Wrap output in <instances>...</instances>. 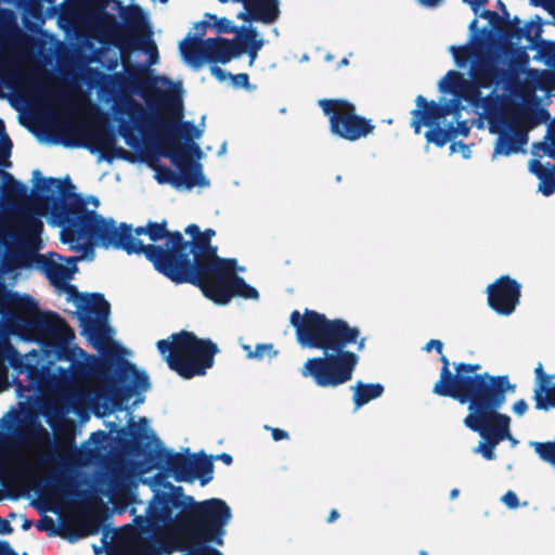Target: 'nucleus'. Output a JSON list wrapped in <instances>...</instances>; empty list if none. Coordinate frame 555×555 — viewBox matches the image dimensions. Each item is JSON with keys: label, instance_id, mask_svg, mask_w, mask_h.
<instances>
[{"label": "nucleus", "instance_id": "nucleus-1", "mask_svg": "<svg viewBox=\"0 0 555 555\" xmlns=\"http://www.w3.org/2000/svg\"><path fill=\"white\" fill-rule=\"evenodd\" d=\"M64 198L43 196L36 198L37 212L44 215L53 205L52 216L57 227L62 229L61 238L64 243L85 242L77 246L87 251L93 245L103 248L124 250L128 255L143 254L152 262L154 269L169 279H173L171 271L179 270L186 262L184 249L186 240L179 231H168L167 222L150 221L146 224L147 236L152 242L166 238L164 246L156 244L144 245L141 240L132 235V225L125 222L116 224L112 218H104L93 210L88 209V202L81 194L63 192Z\"/></svg>", "mask_w": 555, "mask_h": 555}, {"label": "nucleus", "instance_id": "nucleus-2", "mask_svg": "<svg viewBox=\"0 0 555 555\" xmlns=\"http://www.w3.org/2000/svg\"><path fill=\"white\" fill-rule=\"evenodd\" d=\"M145 515L135 516L134 524L142 533L166 531L175 550L183 555H223L211 546H222L232 511L225 501L212 498L196 501L181 486L156 479Z\"/></svg>", "mask_w": 555, "mask_h": 555}, {"label": "nucleus", "instance_id": "nucleus-3", "mask_svg": "<svg viewBox=\"0 0 555 555\" xmlns=\"http://www.w3.org/2000/svg\"><path fill=\"white\" fill-rule=\"evenodd\" d=\"M289 322L301 347L323 351L322 357L310 358L304 363L300 369L304 377H311L323 388H334L352 378L360 358L347 347L357 344L359 351L365 347V338H360L358 327L350 326L344 319H328L308 308L302 314L294 310Z\"/></svg>", "mask_w": 555, "mask_h": 555}, {"label": "nucleus", "instance_id": "nucleus-4", "mask_svg": "<svg viewBox=\"0 0 555 555\" xmlns=\"http://www.w3.org/2000/svg\"><path fill=\"white\" fill-rule=\"evenodd\" d=\"M156 80L157 77L137 78L138 86L154 113L149 114L143 105L132 98L127 100L125 113L142 132L151 130L162 147H166V137L162 125H167L172 138L182 144L185 151L199 154L201 149L193 142V139L201 138L202 130L191 121H182L183 106L180 98L158 89Z\"/></svg>", "mask_w": 555, "mask_h": 555}, {"label": "nucleus", "instance_id": "nucleus-5", "mask_svg": "<svg viewBox=\"0 0 555 555\" xmlns=\"http://www.w3.org/2000/svg\"><path fill=\"white\" fill-rule=\"evenodd\" d=\"M12 315V326L22 334L34 336L50 346L60 361L72 362L75 357L87 356L78 346H72L74 331L56 312H42L29 295L7 292L0 295V314Z\"/></svg>", "mask_w": 555, "mask_h": 555}, {"label": "nucleus", "instance_id": "nucleus-6", "mask_svg": "<svg viewBox=\"0 0 555 555\" xmlns=\"http://www.w3.org/2000/svg\"><path fill=\"white\" fill-rule=\"evenodd\" d=\"M170 370L185 379L203 376L215 364L219 347L210 338H199L182 330L156 343Z\"/></svg>", "mask_w": 555, "mask_h": 555}, {"label": "nucleus", "instance_id": "nucleus-7", "mask_svg": "<svg viewBox=\"0 0 555 555\" xmlns=\"http://www.w3.org/2000/svg\"><path fill=\"white\" fill-rule=\"evenodd\" d=\"M178 270L171 271L175 284H191L198 287L203 295L219 306L231 301L232 274L237 261L233 258L205 262L198 266H189L183 262Z\"/></svg>", "mask_w": 555, "mask_h": 555}, {"label": "nucleus", "instance_id": "nucleus-8", "mask_svg": "<svg viewBox=\"0 0 555 555\" xmlns=\"http://www.w3.org/2000/svg\"><path fill=\"white\" fill-rule=\"evenodd\" d=\"M516 385L508 375H494L468 388L449 396L461 404H468L470 413L465 417V425L481 435L489 412L501 409L506 402L507 392H514Z\"/></svg>", "mask_w": 555, "mask_h": 555}, {"label": "nucleus", "instance_id": "nucleus-9", "mask_svg": "<svg viewBox=\"0 0 555 555\" xmlns=\"http://www.w3.org/2000/svg\"><path fill=\"white\" fill-rule=\"evenodd\" d=\"M57 288L67 295V300H73L81 323L82 334L88 337L96 349H101L111 341L107 320L111 306L100 293L81 294L77 287L68 282Z\"/></svg>", "mask_w": 555, "mask_h": 555}, {"label": "nucleus", "instance_id": "nucleus-10", "mask_svg": "<svg viewBox=\"0 0 555 555\" xmlns=\"http://www.w3.org/2000/svg\"><path fill=\"white\" fill-rule=\"evenodd\" d=\"M114 362L115 356L113 354L99 358L87 353V356L75 357L68 369L75 382L93 380L99 384L101 396L112 402L114 411H121L124 410V401L130 393L120 387H116Z\"/></svg>", "mask_w": 555, "mask_h": 555}, {"label": "nucleus", "instance_id": "nucleus-11", "mask_svg": "<svg viewBox=\"0 0 555 555\" xmlns=\"http://www.w3.org/2000/svg\"><path fill=\"white\" fill-rule=\"evenodd\" d=\"M20 440L30 442L39 449H52L53 452L43 455L47 464H57L63 468L77 465L81 457L80 450L76 447L74 435L70 433L57 434L55 443H52L51 435L39 421L27 423L17 431Z\"/></svg>", "mask_w": 555, "mask_h": 555}, {"label": "nucleus", "instance_id": "nucleus-12", "mask_svg": "<svg viewBox=\"0 0 555 555\" xmlns=\"http://www.w3.org/2000/svg\"><path fill=\"white\" fill-rule=\"evenodd\" d=\"M165 137L166 147H163L162 154L169 158L180 170L173 171L171 168L160 165L155 170V179L158 183H169L175 188L185 186L192 189L196 185L206 186L208 181L202 171V166L198 163L192 162L185 153L182 144L177 142L168 131L167 125H162Z\"/></svg>", "mask_w": 555, "mask_h": 555}, {"label": "nucleus", "instance_id": "nucleus-13", "mask_svg": "<svg viewBox=\"0 0 555 555\" xmlns=\"http://www.w3.org/2000/svg\"><path fill=\"white\" fill-rule=\"evenodd\" d=\"M318 104L328 118L331 132L340 139L358 141L375 129L372 120L358 115L356 106L347 100L322 99Z\"/></svg>", "mask_w": 555, "mask_h": 555}, {"label": "nucleus", "instance_id": "nucleus-14", "mask_svg": "<svg viewBox=\"0 0 555 555\" xmlns=\"http://www.w3.org/2000/svg\"><path fill=\"white\" fill-rule=\"evenodd\" d=\"M115 9L120 12V15L126 24L127 29L121 35V41L111 43L118 48L124 55L134 50H144L150 54L151 63H154L153 53L157 57V48L152 37V31L147 23L146 14L143 9L138 4L124 5L121 0H111Z\"/></svg>", "mask_w": 555, "mask_h": 555}, {"label": "nucleus", "instance_id": "nucleus-15", "mask_svg": "<svg viewBox=\"0 0 555 555\" xmlns=\"http://www.w3.org/2000/svg\"><path fill=\"white\" fill-rule=\"evenodd\" d=\"M440 354L442 364L439 379L433 387V392L440 397H449L453 393L468 388L485 379L492 377L488 372H482L480 363L454 362L453 372L450 370V361L447 356Z\"/></svg>", "mask_w": 555, "mask_h": 555}, {"label": "nucleus", "instance_id": "nucleus-16", "mask_svg": "<svg viewBox=\"0 0 555 555\" xmlns=\"http://www.w3.org/2000/svg\"><path fill=\"white\" fill-rule=\"evenodd\" d=\"M62 143L66 147H86L91 153L101 152L106 155L115 149L114 135L103 128L89 124L67 121L61 127Z\"/></svg>", "mask_w": 555, "mask_h": 555}, {"label": "nucleus", "instance_id": "nucleus-17", "mask_svg": "<svg viewBox=\"0 0 555 555\" xmlns=\"http://www.w3.org/2000/svg\"><path fill=\"white\" fill-rule=\"evenodd\" d=\"M44 195H36L31 203L29 208L23 210L20 212L18 217L16 218L14 222L15 232L12 233L9 231V228L3 222H0V246H10V241L12 238H15L20 241L23 244H26L30 247H37V245L41 241V234L43 232V222L41 220V217H46L48 214L52 215L53 205H50L49 211L44 215H39L37 212V199L38 197H43ZM47 197H55L54 195H46ZM51 219L55 225V220L53 219V216H51Z\"/></svg>", "mask_w": 555, "mask_h": 555}, {"label": "nucleus", "instance_id": "nucleus-18", "mask_svg": "<svg viewBox=\"0 0 555 555\" xmlns=\"http://www.w3.org/2000/svg\"><path fill=\"white\" fill-rule=\"evenodd\" d=\"M0 173L2 175L4 182L3 196L12 203L27 202V206L23 208L21 212L29 208L30 203L36 195H42L41 193H38L29 197L28 189L24 183L14 179L11 173L4 170H0ZM35 189L41 192H48L50 193L49 195H54L60 198H64L63 192H65L67 196L70 194H76L74 192L75 185L68 178H66L64 181L57 178H40L39 181L35 184Z\"/></svg>", "mask_w": 555, "mask_h": 555}, {"label": "nucleus", "instance_id": "nucleus-19", "mask_svg": "<svg viewBox=\"0 0 555 555\" xmlns=\"http://www.w3.org/2000/svg\"><path fill=\"white\" fill-rule=\"evenodd\" d=\"M202 48L186 62L194 68L202 67L205 63L227 64L233 59L243 55V49L237 47V38L228 39L217 36L207 38L201 42Z\"/></svg>", "mask_w": 555, "mask_h": 555}, {"label": "nucleus", "instance_id": "nucleus-20", "mask_svg": "<svg viewBox=\"0 0 555 555\" xmlns=\"http://www.w3.org/2000/svg\"><path fill=\"white\" fill-rule=\"evenodd\" d=\"M488 305L500 315H511L521 297V285L509 275H502L487 287Z\"/></svg>", "mask_w": 555, "mask_h": 555}, {"label": "nucleus", "instance_id": "nucleus-21", "mask_svg": "<svg viewBox=\"0 0 555 555\" xmlns=\"http://www.w3.org/2000/svg\"><path fill=\"white\" fill-rule=\"evenodd\" d=\"M416 108L412 111L411 126L414 128L415 133H420L422 126L439 125V121L447 116L454 114L456 117L460 115V109L451 103L440 104L435 101H427L423 95L416 96Z\"/></svg>", "mask_w": 555, "mask_h": 555}, {"label": "nucleus", "instance_id": "nucleus-22", "mask_svg": "<svg viewBox=\"0 0 555 555\" xmlns=\"http://www.w3.org/2000/svg\"><path fill=\"white\" fill-rule=\"evenodd\" d=\"M469 75L474 98L477 101L479 89H488L500 83L505 72L492 56L480 54L473 61Z\"/></svg>", "mask_w": 555, "mask_h": 555}, {"label": "nucleus", "instance_id": "nucleus-23", "mask_svg": "<svg viewBox=\"0 0 555 555\" xmlns=\"http://www.w3.org/2000/svg\"><path fill=\"white\" fill-rule=\"evenodd\" d=\"M85 4L93 10L96 14V23L103 40L108 43H117L121 41V35L127 29L125 25L118 22L117 17L108 13L106 8L111 4V0H83Z\"/></svg>", "mask_w": 555, "mask_h": 555}, {"label": "nucleus", "instance_id": "nucleus-24", "mask_svg": "<svg viewBox=\"0 0 555 555\" xmlns=\"http://www.w3.org/2000/svg\"><path fill=\"white\" fill-rule=\"evenodd\" d=\"M504 129L499 132L494 155L508 156L522 151L528 142L527 130L521 128L516 119L503 120Z\"/></svg>", "mask_w": 555, "mask_h": 555}, {"label": "nucleus", "instance_id": "nucleus-25", "mask_svg": "<svg viewBox=\"0 0 555 555\" xmlns=\"http://www.w3.org/2000/svg\"><path fill=\"white\" fill-rule=\"evenodd\" d=\"M216 235L212 229L201 231V235L195 241H186L184 254L189 266H198L210 261L221 259L217 254V246L211 244V238Z\"/></svg>", "mask_w": 555, "mask_h": 555}, {"label": "nucleus", "instance_id": "nucleus-26", "mask_svg": "<svg viewBox=\"0 0 555 555\" xmlns=\"http://www.w3.org/2000/svg\"><path fill=\"white\" fill-rule=\"evenodd\" d=\"M54 256H56V254H51L50 256L37 255L36 261L39 268L49 279L50 284L53 285L54 287H57L61 284H65V282H68L73 278L74 273L77 270L75 263L78 260V258H68L67 262H70L72 267H67L54 260ZM57 257L62 259L59 255Z\"/></svg>", "mask_w": 555, "mask_h": 555}, {"label": "nucleus", "instance_id": "nucleus-27", "mask_svg": "<svg viewBox=\"0 0 555 555\" xmlns=\"http://www.w3.org/2000/svg\"><path fill=\"white\" fill-rule=\"evenodd\" d=\"M114 374L116 376V387H119L118 383H126L131 379V391H146L150 388L147 374L138 370L135 364L118 356L115 357Z\"/></svg>", "mask_w": 555, "mask_h": 555}, {"label": "nucleus", "instance_id": "nucleus-28", "mask_svg": "<svg viewBox=\"0 0 555 555\" xmlns=\"http://www.w3.org/2000/svg\"><path fill=\"white\" fill-rule=\"evenodd\" d=\"M166 469L177 482H193L192 475L193 455L165 450L159 454Z\"/></svg>", "mask_w": 555, "mask_h": 555}, {"label": "nucleus", "instance_id": "nucleus-29", "mask_svg": "<svg viewBox=\"0 0 555 555\" xmlns=\"http://www.w3.org/2000/svg\"><path fill=\"white\" fill-rule=\"evenodd\" d=\"M499 410L500 409H494L489 412L481 431L483 439L493 440L494 443H500L509 437L511 418L508 415L500 413Z\"/></svg>", "mask_w": 555, "mask_h": 555}, {"label": "nucleus", "instance_id": "nucleus-30", "mask_svg": "<svg viewBox=\"0 0 555 555\" xmlns=\"http://www.w3.org/2000/svg\"><path fill=\"white\" fill-rule=\"evenodd\" d=\"M439 89L442 92H449L454 94L456 98L466 100H475L473 93V85L468 79L456 70H449L446 76L439 82Z\"/></svg>", "mask_w": 555, "mask_h": 555}, {"label": "nucleus", "instance_id": "nucleus-31", "mask_svg": "<svg viewBox=\"0 0 555 555\" xmlns=\"http://www.w3.org/2000/svg\"><path fill=\"white\" fill-rule=\"evenodd\" d=\"M208 27H211L208 18L195 23L193 26L194 35L188 34L184 40L180 42V53L185 62L202 48L201 42L205 40L203 37L206 35Z\"/></svg>", "mask_w": 555, "mask_h": 555}, {"label": "nucleus", "instance_id": "nucleus-32", "mask_svg": "<svg viewBox=\"0 0 555 555\" xmlns=\"http://www.w3.org/2000/svg\"><path fill=\"white\" fill-rule=\"evenodd\" d=\"M100 530V521L92 517H85L79 522L78 527H63L60 535L66 539L69 543H75L79 539L94 535Z\"/></svg>", "mask_w": 555, "mask_h": 555}, {"label": "nucleus", "instance_id": "nucleus-33", "mask_svg": "<svg viewBox=\"0 0 555 555\" xmlns=\"http://www.w3.org/2000/svg\"><path fill=\"white\" fill-rule=\"evenodd\" d=\"M499 5L504 10V16L499 22V25H495V31L504 39L506 40H517L520 41L524 39L525 28H521V22L517 16H514V18L509 20V14L505 10V5L502 3L501 0L498 1Z\"/></svg>", "mask_w": 555, "mask_h": 555}, {"label": "nucleus", "instance_id": "nucleus-34", "mask_svg": "<svg viewBox=\"0 0 555 555\" xmlns=\"http://www.w3.org/2000/svg\"><path fill=\"white\" fill-rule=\"evenodd\" d=\"M264 41L259 38L257 29L253 26H247V29L243 31V36L237 38L238 49H243V54L247 53L249 56V65H251L259 52L263 47Z\"/></svg>", "mask_w": 555, "mask_h": 555}, {"label": "nucleus", "instance_id": "nucleus-35", "mask_svg": "<svg viewBox=\"0 0 555 555\" xmlns=\"http://www.w3.org/2000/svg\"><path fill=\"white\" fill-rule=\"evenodd\" d=\"M384 393V386L379 383L365 384L358 382L353 387V403L356 409L363 406L371 400L379 398Z\"/></svg>", "mask_w": 555, "mask_h": 555}, {"label": "nucleus", "instance_id": "nucleus-36", "mask_svg": "<svg viewBox=\"0 0 555 555\" xmlns=\"http://www.w3.org/2000/svg\"><path fill=\"white\" fill-rule=\"evenodd\" d=\"M16 13L9 8L0 7V42H7L18 33Z\"/></svg>", "mask_w": 555, "mask_h": 555}, {"label": "nucleus", "instance_id": "nucleus-37", "mask_svg": "<svg viewBox=\"0 0 555 555\" xmlns=\"http://www.w3.org/2000/svg\"><path fill=\"white\" fill-rule=\"evenodd\" d=\"M192 475L194 480L198 479L202 486L207 485L212 480L214 463L212 460L206 455L198 459L193 456Z\"/></svg>", "mask_w": 555, "mask_h": 555}, {"label": "nucleus", "instance_id": "nucleus-38", "mask_svg": "<svg viewBox=\"0 0 555 555\" xmlns=\"http://www.w3.org/2000/svg\"><path fill=\"white\" fill-rule=\"evenodd\" d=\"M533 400L537 410L548 411L555 408L554 380L546 384L543 388H533Z\"/></svg>", "mask_w": 555, "mask_h": 555}, {"label": "nucleus", "instance_id": "nucleus-39", "mask_svg": "<svg viewBox=\"0 0 555 555\" xmlns=\"http://www.w3.org/2000/svg\"><path fill=\"white\" fill-rule=\"evenodd\" d=\"M204 17L209 20L218 34H235L234 38H240L243 36V31L247 29L246 26H235L229 18L218 17L216 14L205 13Z\"/></svg>", "mask_w": 555, "mask_h": 555}, {"label": "nucleus", "instance_id": "nucleus-40", "mask_svg": "<svg viewBox=\"0 0 555 555\" xmlns=\"http://www.w3.org/2000/svg\"><path fill=\"white\" fill-rule=\"evenodd\" d=\"M233 297H242L244 299H258L259 293L254 286L247 284L242 276L237 275L235 271H233L231 299Z\"/></svg>", "mask_w": 555, "mask_h": 555}, {"label": "nucleus", "instance_id": "nucleus-41", "mask_svg": "<svg viewBox=\"0 0 555 555\" xmlns=\"http://www.w3.org/2000/svg\"><path fill=\"white\" fill-rule=\"evenodd\" d=\"M450 51L457 67H464L469 61L473 62L477 56H479L477 54V47L473 44V41L464 46H452Z\"/></svg>", "mask_w": 555, "mask_h": 555}, {"label": "nucleus", "instance_id": "nucleus-42", "mask_svg": "<svg viewBox=\"0 0 555 555\" xmlns=\"http://www.w3.org/2000/svg\"><path fill=\"white\" fill-rule=\"evenodd\" d=\"M11 476L18 485H26L35 476V469L25 460L17 461L11 468Z\"/></svg>", "mask_w": 555, "mask_h": 555}, {"label": "nucleus", "instance_id": "nucleus-43", "mask_svg": "<svg viewBox=\"0 0 555 555\" xmlns=\"http://www.w3.org/2000/svg\"><path fill=\"white\" fill-rule=\"evenodd\" d=\"M453 130L449 128H440L439 125L433 126L431 129L426 131V139L428 142H433L438 147L444 146L452 138Z\"/></svg>", "mask_w": 555, "mask_h": 555}, {"label": "nucleus", "instance_id": "nucleus-44", "mask_svg": "<svg viewBox=\"0 0 555 555\" xmlns=\"http://www.w3.org/2000/svg\"><path fill=\"white\" fill-rule=\"evenodd\" d=\"M466 102L476 109L482 108L487 114H492L498 108V98L494 95V92H491L486 96H482L481 89H479L477 101L466 100Z\"/></svg>", "mask_w": 555, "mask_h": 555}, {"label": "nucleus", "instance_id": "nucleus-45", "mask_svg": "<svg viewBox=\"0 0 555 555\" xmlns=\"http://www.w3.org/2000/svg\"><path fill=\"white\" fill-rule=\"evenodd\" d=\"M12 141L5 132L4 122L0 119V167H9L11 165L9 158L11 156Z\"/></svg>", "mask_w": 555, "mask_h": 555}, {"label": "nucleus", "instance_id": "nucleus-46", "mask_svg": "<svg viewBox=\"0 0 555 555\" xmlns=\"http://www.w3.org/2000/svg\"><path fill=\"white\" fill-rule=\"evenodd\" d=\"M531 446L543 461L555 465V441L531 442Z\"/></svg>", "mask_w": 555, "mask_h": 555}, {"label": "nucleus", "instance_id": "nucleus-47", "mask_svg": "<svg viewBox=\"0 0 555 555\" xmlns=\"http://www.w3.org/2000/svg\"><path fill=\"white\" fill-rule=\"evenodd\" d=\"M11 351L14 348L9 343H0V392L7 388L8 369L4 362Z\"/></svg>", "mask_w": 555, "mask_h": 555}, {"label": "nucleus", "instance_id": "nucleus-48", "mask_svg": "<svg viewBox=\"0 0 555 555\" xmlns=\"http://www.w3.org/2000/svg\"><path fill=\"white\" fill-rule=\"evenodd\" d=\"M244 349L248 352V358L262 360L264 357L273 358L278 354L272 344H258L254 351L250 346L245 345Z\"/></svg>", "mask_w": 555, "mask_h": 555}, {"label": "nucleus", "instance_id": "nucleus-49", "mask_svg": "<svg viewBox=\"0 0 555 555\" xmlns=\"http://www.w3.org/2000/svg\"><path fill=\"white\" fill-rule=\"evenodd\" d=\"M539 191L544 196H551L555 192V164L552 165L548 175L540 179Z\"/></svg>", "mask_w": 555, "mask_h": 555}, {"label": "nucleus", "instance_id": "nucleus-50", "mask_svg": "<svg viewBox=\"0 0 555 555\" xmlns=\"http://www.w3.org/2000/svg\"><path fill=\"white\" fill-rule=\"evenodd\" d=\"M534 376H535V384L534 388H543L546 384L555 379L554 374H547L542 363H538V365L534 369Z\"/></svg>", "mask_w": 555, "mask_h": 555}, {"label": "nucleus", "instance_id": "nucleus-51", "mask_svg": "<svg viewBox=\"0 0 555 555\" xmlns=\"http://www.w3.org/2000/svg\"><path fill=\"white\" fill-rule=\"evenodd\" d=\"M485 440H486L485 442L479 443V446L477 448V452H480L486 460H489V461L494 460L495 459L494 448L498 443H494V441L490 440V439H485Z\"/></svg>", "mask_w": 555, "mask_h": 555}, {"label": "nucleus", "instance_id": "nucleus-52", "mask_svg": "<svg viewBox=\"0 0 555 555\" xmlns=\"http://www.w3.org/2000/svg\"><path fill=\"white\" fill-rule=\"evenodd\" d=\"M238 3H242L244 5V11H241L236 17L238 20H243L245 22H258V18L257 16L255 15V13L253 12L251 8H250V4H248V2L246 0H243V1H237Z\"/></svg>", "mask_w": 555, "mask_h": 555}, {"label": "nucleus", "instance_id": "nucleus-53", "mask_svg": "<svg viewBox=\"0 0 555 555\" xmlns=\"http://www.w3.org/2000/svg\"><path fill=\"white\" fill-rule=\"evenodd\" d=\"M133 126L129 121L122 120L119 125V133L125 139L127 144H130L135 139L133 133Z\"/></svg>", "mask_w": 555, "mask_h": 555}, {"label": "nucleus", "instance_id": "nucleus-54", "mask_svg": "<svg viewBox=\"0 0 555 555\" xmlns=\"http://www.w3.org/2000/svg\"><path fill=\"white\" fill-rule=\"evenodd\" d=\"M550 170L551 168L545 167L540 160H530V171L534 173L539 180L548 175Z\"/></svg>", "mask_w": 555, "mask_h": 555}, {"label": "nucleus", "instance_id": "nucleus-55", "mask_svg": "<svg viewBox=\"0 0 555 555\" xmlns=\"http://www.w3.org/2000/svg\"><path fill=\"white\" fill-rule=\"evenodd\" d=\"M449 128L453 130L452 138L455 139L459 134L463 137H467L470 131V127L468 126L466 120L457 121L456 127L452 124L449 125Z\"/></svg>", "mask_w": 555, "mask_h": 555}, {"label": "nucleus", "instance_id": "nucleus-56", "mask_svg": "<svg viewBox=\"0 0 555 555\" xmlns=\"http://www.w3.org/2000/svg\"><path fill=\"white\" fill-rule=\"evenodd\" d=\"M502 501L503 503L514 509V508H517L519 506V501H518V496L517 494L512 491V490H508L503 496H502Z\"/></svg>", "mask_w": 555, "mask_h": 555}, {"label": "nucleus", "instance_id": "nucleus-57", "mask_svg": "<svg viewBox=\"0 0 555 555\" xmlns=\"http://www.w3.org/2000/svg\"><path fill=\"white\" fill-rule=\"evenodd\" d=\"M229 77L232 79L233 83L237 87L247 88L249 85L248 74L241 73V74L232 75L229 73Z\"/></svg>", "mask_w": 555, "mask_h": 555}, {"label": "nucleus", "instance_id": "nucleus-58", "mask_svg": "<svg viewBox=\"0 0 555 555\" xmlns=\"http://www.w3.org/2000/svg\"><path fill=\"white\" fill-rule=\"evenodd\" d=\"M481 17L487 18L491 26L495 29V25H499V22L502 20L496 12L491 10H486L481 13Z\"/></svg>", "mask_w": 555, "mask_h": 555}, {"label": "nucleus", "instance_id": "nucleus-59", "mask_svg": "<svg viewBox=\"0 0 555 555\" xmlns=\"http://www.w3.org/2000/svg\"><path fill=\"white\" fill-rule=\"evenodd\" d=\"M264 428L267 430H270L271 431V436H272V439L274 441H280V440H284V439H288V433L284 429H281V428H273V427H270V426H264Z\"/></svg>", "mask_w": 555, "mask_h": 555}, {"label": "nucleus", "instance_id": "nucleus-60", "mask_svg": "<svg viewBox=\"0 0 555 555\" xmlns=\"http://www.w3.org/2000/svg\"><path fill=\"white\" fill-rule=\"evenodd\" d=\"M512 409L515 414L522 416L528 410V404L525 399H519L513 404Z\"/></svg>", "mask_w": 555, "mask_h": 555}, {"label": "nucleus", "instance_id": "nucleus-61", "mask_svg": "<svg viewBox=\"0 0 555 555\" xmlns=\"http://www.w3.org/2000/svg\"><path fill=\"white\" fill-rule=\"evenodd\" d=\"M210 73L219 81H223L227 79V77H229V74H227L221 67L217 66V64H211Z\"/></svg>", "mask_w": 555, "mask_h": 555}, {"label": "nucleus", "instance_id": "nucleus-62", "mask_svg": "<svg viewBox=\"0 0 555 555\" xmlns=\"http://www.w3.org/2000/svg\"><path fill=\"white\" fill-rule=\"evenodd\" d=\"M426 351H430L431 349H435L438 353H442L443 351V344L439 339H430L424 347Z\"/></svg>", "mask_w": 555, "mask_h": 555}, {"label": "nucleus", "instance_id": "nucleus-63", "mask_svg": "<svg viewBox=\"0 0 555 555\" xmlns=\"http://www.w3.org/2000/svg\"><path fill=\"white\" fill-rule=\"evenodd\" d=\"M43 371L36 365L28 367V376L31 380L40 382L42 379Z\"/></svg>", "mask_w": 555, "mask_h": 555}, {"label": "nucleus", "instance_id": "nucleus-64", "mask_svg": "<svg viewBox=\"0 0 555 555\" xmlns=\"http://www.w3.org/2000/svg\"><path fill=\"white\" fill-rule=\"evenodd\" d=\"M0 555H18L8 541H0Z\"/></svg>", "mask_w": 555, "mask_h": 555}]
</instances>
